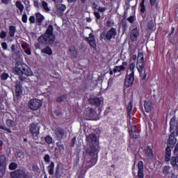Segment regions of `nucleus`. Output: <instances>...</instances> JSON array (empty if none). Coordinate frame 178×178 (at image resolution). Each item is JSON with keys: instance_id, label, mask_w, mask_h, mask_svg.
I'll return each mask as SVG.
<instances>
[{"instance_id": "1", "label": "nucleus", "mask_w": 178, "mask_h": 178, "mask_svg": "<svg viewBox=\"0 0 178 178\" xmlns=\"http://www.w3.org/2000/svg\"><path fill=\"white\" fill-rule=\"evenodd\" d=\"M13 73H14V74H17V76H19V80H21V81H26V78L22 76L23 74L27 76V77L33 76V72L30 68H29V67H27V65L19 63H17L15 67L13 69Z\"/></svg>"}, {"instance_id": "2", "label": "nucleus", "mask_w": 178, "mask_h": 178, "mask_svg": "<svg viewBox=\"0 0 178 178\" xmlns=\"http://www.w3.org/2000/svg\"><path fill=\"white\" fill-rule=\"evenodd\" d=\"M136 67L138 69L140 77L142 80L147 79V72L145 71V64L144 63V54L139 52L138 54Z\"/></svg>"}, {"instance_id": "3", "label": "nucleus", "mask_w": 178, "mask_h": 178, "mask_svg": "<svg viewBox=\"0 0 178 178\" xmlns=\"http://www.w3.org/2000/svg\"><path fill=\"white\" fill-rule=\"evenodd\" d=\"M86 141L89 143L91 150H86L87 154L90 155L92 154H98V141H97V135L94 134H90L86 138Z\"/></svg>"}, {"instance_id": "4", "label": "nucleus", "mask_w": 178, "mask_h": 178, "mask_svg": "<svg viewBox=\"0 0 178 178\" xmlns=\"http://www.w3.org/2000/svg\"><path fill=\"white\" fill-rule=\"evenodd\" d=\"M170 131L172 136H178V122L176 120V117L171 118L170 122Z\"/></svg>"}, {"instance_id": "5", "label": "nucleus", "mask_w": 178, "mask_h": 178, "mask_svg": "<svg viewBox=\"0 0 178 178\" xmlns=\"http://www.w3.org/2000/svg\"><path fill=\"white\" fill-rule=\"evenodd\" d=\"M54 40L55 38L54 35L48 36L47 35L44 34L39 37L38 41L40 44H53Z\"/></svg>"}, {"instance_id": "6", "label": "nucleus", "mask_w": 178, "mask_h": 178, "mask_svg": "<svg viewBox=\"0 0 178 178\" xmlns=\"http://www.w3.org/2000/svg\"><path fill=\"white\" fill-rule=\"evenodd\" d=\"M29 108L32 111H37V109H40L41 106H42V102L40 99H33L29 102Z\"/></svg>"}, {"instance_id": "7", "label": "nucleus", "mask_w": 178, "mask_h": 178, "mask_svg": "<svg viewBox=\"0 0 178 178\" xmlns=\"http://www.w3.org/2000/svg\"><path fill=\"white\" fill-rule=\"evenodd\" d=\"M97 116V112L92 108H88L83 113V118L86 120H95Z\"/></svg>"}, {"instance_id": "8", "label": "nucleus", "mask_w": 178, "mask_h": 178, "mask_svg": "<svg viewBox=\"0 0 178 178\" xmlns=\"http://www.w3.org/2000/svg\"><path fill=\"white\" fill-rule=\"evenodd\" d=\"M30 131L34 140H38V136H40V126L38 125V123L32 124L31 125Z\"/></svg>"}, {"instance_id": "9", "label": "nucleus", "mask_w": 178, "mask_h": 178, "mask_svg": "<svg viewBox=\"0 0 178 178\" xmlns=\"http://www.w3.org/2000/svg\"><path fill=\"white\" fill-rule=\"evenodd\" d=\"M6 172V157L3 155L0 156V177H3Z\"/></svg>"}, {"instance_id": "10", "label": "nucleus", "mask_w": 178, "mask_h": 178, "mask_svg": "<svg viewBox=\"0 0 178 178\" xmlns=\"http://www.w3.org/2000/svg\"><path fill=\"white\" fill-rule=\"evenodd\" d=\"M27 172L23 170H16L15 171H13L10 172V176L12 178H24L25 175H26Z\"/></svg>"}, {"instance_id": "11", "label": "nucleus", "mask_w": 178, "mask_h": 178, "mask_svg": "<svg viewBox=\"0 0 178 178\" xmlns=\"http://www.w3.org/2000/svg\"><path fill=\"white\" fill-rule=\"evenodd\" d=\"M89 104L90 105H95V106H99L104 104V99L99 97H90L88 99Z\"/></svg>"}, {"instance_id": "12", "label": "nucleus", "mask_w": 178, "mask_h": 178, "mask_svg": "<svg viewBox=\"0 0 178 178\" xmlns=\"http://www.w3.org/2000/svg\"><path fill=\"white\" fill-rule=\"evenodd\" d=\"M134 83V75L132 74H128L125 77V81H124V87L127 88H129V87H131L133 86V83Z\"/></svg>"}, {"instance_id": "13", "label": "nucleus", "mask_w": 178, "mask_h": 178, "mask_svg": "<svg viewBox=\"0 0 178 178\" xmlns=\"http://www.w3.org/2000/svg\"><path fill=\"white\" fill-rule=\"evenodd\" d=\"M85 40L88 42L92 48H97V42L95 41V38L92 33H90L89 37L85 38Z\"/></svg>"}, {"instance_id": "14", "label": "nucleus", "mask_w": 178, "mask_h": 178, "mask_svg": "<svg viewBox=\"0 0 178 178\" xmlns=\"http://www.w3.org/2000/svg\"><path fill=\"white\" fill-rule=\"evenodd\" d=\"M140 35V29L138 28H135L131 30L130 34L131 41H137L138 36Z\"/></svg>"}, {"instance_id": "15", "label": "nucleus", "mask_w": 178, "mask_h": 178, "mask_svg": "<svg viewBox=\"0 0 178 178\" xmlns=\"http://www.w3.org/2000/svg\"><path fill=\"white\" fill-rule=\"evenodd\" d=\"M138 177L144 178V163L143 161H140L138 163Z\"/></svg>"}, {"instance_id": "16", "label": "nucleus", "mask_w": 178, "mask_h": 178, "mask_svg": "<svg viewBox=\"0 0 178 178\" xmlns=\"http://www.w3.org/2000/svg\"><path fill=\"white\" fill-rule=\"evenodd\" d=\"M55 134L59 140H62V138H65L67 136L63 129L59 128L56 129Z\"/></svg>"}, {"instance_id": "17", "label": "nucleus", "mask_w": 178, "mask_h": 178, "mask_svg": "<svg viewBox=\"0 0 178 178\" xmlns=\"http://www.w3.org/2000/svg\"><path fill=\"white\" fill-rule=\"evenodd\" d=\"M116 29L111 28L110 30H108L106 34V40H112V38H115L116 37Z\"/></svg>"}, {"instance_id": "18", "label": "nucleus", "mask_w": 178, "mask_h": 178, "mask_svg": "<svg viewBox=\"0 0 178 178\" xmlns=\"http://www.w3.org/2000/svg\"><path fill=\"white\" fill-rule=\"evenodd\" d=\"M127 67V63H123L122 65L115 66L113 69L114 73H120V72H124Z\"/></svg>"}, {"instance_id": "19", "label": "nucleus", "mask_w": 178, "mask_h": 178, "mask_svg": "<svg viewBox=\"0 0 178 178\" xmlns=\"http://www.w3.org/2000/svg\"><path fill=\"white\" fill-rule=\"evenodd\" d=\"M66 10L65 4H58L56 6V13L58 16H63V12Z\"/></svg>"}, {"instance_id": "20", "label": "nucleus", "mask_w": 178, "mask_h": 178, "mask_svg": "<svg viewBox=\"0 0 178 178\" xmlns=\"http://www.w3.org/2000/svg\"><path fill=\"white\" fill-rule=\"evenodd\" d=\"M145 156L147 159H151L152 156H154V153L152 152V148L151 147L147 146L145 149Z\"/></svg>"}, {"instance_id": "21", "label": "nucleus", "mask_w": 178, "mask_h": 178, "mask_svg": "<svg viewBox=\"0 0 178 178\" xmlns=\"http://www.w3.org/2000/svg\"><path fill=\"white\" fill-rule=\"evenodd\" d=\"M172 156V149L170 147H167L165 149V161L169 162L170 161V157Z\"/></svg>"}, {"instance_id": "22", "label": "nucleus", "mask_w": 178, "mask_h": 178, "mask_svg": "<svg viewBox=\"0 0 178 178\" xmlns=\"http://www.w3.org/2000/svg\"><path fill=\"white\" fill-rule=\"evenodd\" d=\"M23 90L20 83H17L15 85V95L16 97H20V95L22 94Z\"/></svg>"}, {"instance_id": "23", "label": "nucleus", "mask_w": 178, "mask_h": 178, "mask_svg": "<svg viewBox=\"0 0 178 178\" xmlns=\"http://www.w3.org/2000/svg\"><path fill=\"white\" fill-rule=\"evenodd\" d=\"M134 69H136V63L135 62H131L129 63L127 72L130 73L129 74H132L134 76Z\"/></svg>"}, {"instance_id": "24", "label": "nucleus", "mask_w": 178, "mask_h": 178, "mask_svg": "<svg viewBox=\"0 0 178 178\" xmlns=\"http://www.w3.org/2000/svg\"><path fill=\"white\" fill-rule=\"evenodd\" d=\"M41 8H42V10L44 12L48 13L51 11V8H49V6H48V3L45 1H42Z\"/></svg>"}, {"instance_id": "25", "label": "nucleus", "mask_w": 178, "mask_h": 178, "mask_svg": "<svg viewBox=\"0 0 178 178\" xmlns=\"http://www.w3.org/2000/svg\"><path fill=\"white\" fill-rule=\"evenodd\" d=\"M170 164L175 168H178V156H172L170 159Z\"/></svg>"}, {"instance_id": "26", "label": "nucleus", "mask_w": 178, "mask_h": 178, "mask_svg": "<svg viewBox=\"0 0 178 178\" xmlns=\"http://www.w3.org/2000/svg\"><path fill=\"white\" fill-rule=\"evenodd\" d=\"M8 35L11 37L13 38L15 37V35L16 34V26H10L8 27Z\"/></svg>"}, {"instance_id": "27", "label": "nucleus", "mask_w": 178, "mask_h": 178, "mask_svg": "<svg viewBox=\"0 0 178 178\" xmlns=\"http://www.w3.org/2000/svg\"><path fill=\"white\" fill-rule=\"evenodd\" d=\"M35 17H36V20H37V22L39 24H41V23H42V21L45 19L44 15H42L40 13H35Z\"/></svg>"}, {"instance_id": "28", "label": "nucleus", "mask_w": 178, "mask_h": 178, "mask_svg": "<svg viewBox=\"0 0 178 178\" xmlns=\"http://www.w3.org/2000/svg\"><path fill=\"white\" fill-rule=\"evenodd\" d=\"M15 6L19 9L20 13H23V10H24V6L22 3V1H17L15 3Z\"/></svg>"}, {"instance_id": "29", "label": "nucleus", "mask_w": 178, "mask_h": 178, "mask_svg": "<svg viewBox=\"0 0 178 178\" xmlns=\"http://www.w3.org/2000/svg\"><path fill=\"white\" fill-rule=\"evenodd\" d=\"M69 52L70 54L73 56V58H76V56H77V50H76V48L74 46L70 47Z\"/></svg>"}, {"instance_id": "30", "label": "nucleus", "mask_w": 178, "mask_h": 178, "mask_svg": "<svg viewBox=\"0 0 178 178\" xmlns=\"http://www.w3.org/2000/svg\"><path fill=\"white\" fill-rule=\"evenodd\" d=\"M54 26L52 25H49L46 31L45 35L48 37H51V35H54Z\"/></svg>"}, {"instance_id": "31", "label": "nucleus", "mask_w": 178, "mask_h": 178, "mask_svg": "<svg viewBox=\"0 0 178 178\" xmlns=\"http://www.w3.org/2000/svg\"><path fill=\"white\" fill-rule=\"evenodd\" d=\"M171 169L172 168L169 165L164 166L163 169V175H165V176H168V175H170V172H172Z\"/></svg>"}, {"instance_id": "32", "label": "nucleus", "mask_w": 178, "mask_h": 178, "mask_svg": "<svg viewBox=\"0 0 178 178\" xmlns=\"http://www.w3.org/2000/svg\"><path fill=\"white\" fill-rule=\"evenodd\" d=\"M129 135L132 138H138L140 134L138 132L133 131V127L131 128Z\"/></svg>"}, {"instance_id": "33", "label": "nucleus", "mask_w": 178, "mask_h": 178, "mask_svg": "<svg viewBox=\"0 0 178 178\" xmlns=\"http://www.w3.org/2000/svg\"><path fill=\"white\" fill-rule=\"evenodd\" d=\"M144 108L145 112L148 113L151 111V103L147 101L144 102Z\"/></svg>"}, {"instance_id": "34", "label": "nucleus", "mask_w": 178, "mask_h": 178, "mask_svg": "<svg viewBox=\"0 0 178 178\" xmlns=\"http://www.w3.org/2000/svg\"><path fill=\"white\" fill-rule=\"evenodd\" d=\"M168 144L170 145H175L176 144V138L174 136L170 135L168 138Z\"/></svg>"}, {"instance_id": "35", "label": "nucleus", "mask_w": 178, "mask_h": 178, "mask_svg": "<svg viewBox=\"0 0 178 178\" xmlns=\"http://www.w3.org/2000/svg\"><path fill=\"white\" fill-rule=\"evenodd\" d=\"M43 54H46L47 55H52V49L49 47H47L42 50Z\"/></svg>"}, {"instance_id": "36", "label": "nucleus", "mask_w": 178, "mask_h": 178, "mask_svg": "<svg viewBox=\"0 0 178 178\" xmlns=\"http://www.w3.org/2000/svg\"><path fill=\"white\" fill-rule=\"evenodd\" d=\"M97 163V160L95 159H92L86 163L87 168H92Z\"/></svg>"}, {"instance_id": "37", "label": "nucleus", "mask_w": 178, "mask_h": 178, "mask_svg": "<svg viewBox=\"0 0 178 178\" xmlns=\"http://www.w3.org/2000/svg\"><path fill=\"white\" fill-rule=\"evenodd\" d=\"M54 168H55V164L54 163V162H51L50 163V165L48 166L49 173L50 175H54Z\"/></svg>"}, {"instance_id": "38", "label": "nucleus", "mask_w": 178, "mask_h": 178, "mask_svg": "<svg viewBox=\"0 0 178 178\" xmlns=\"http://www.w3.org/2000/svg\"><path fill=\"white\" fill-rule=\"evenodd\" d=\"M145 0H142V1L140 3V12L142 13H144L145 12Z\"/></svg>"}, {"instance_id": "39", "label": "nucleus", "mask_w": 178, "mask_h": 178, "mask_svg": "<svg viewBox=\"0 0 178 178\" xmlns=\"http://www.w3.org/2000/svg\"><path fill=\"white\" fill-rule=\"evenodd\" d=\"M6 124L8 126V127H13V125L15 124V122L13 120L8 119L6 121Z\"/></svg>"}, {"instance_id": "40", "label": "nucleus", "mask_w": 178, "mask_h": 178, "mask_svg": "<svg viewBox=\"0 0 178 178\" xmlns=\"http://www.w3.org/2000/svg\"><path fill=\"white\" fill-rule=\"evenodd\" d=\"M17 163H14V162L10 163V165H9V169H10V170H15V169H17Z\"/></svg>"}, {"instance_id": "41", "label": "nucleus", "mask_w": 178, "mask_h": 178, "mask_svg": "<svg viewBox=\"0 0 178 178\" xmlns=\"http://www.w3.org/2000/svg\"><path fill=\"white\" fill-rule=\"evenodd\" d=\"M62 175H63V172H62V170H60V169L57 168L56 171V177L60 178L62 177Z\"/></svg>"}, {"instance_id": "42", "label": "nucleus", "mask_w": 178, "mask_h": 178, "mask_svg": "<svg viewBox=\"0 0 178 178\" xmlns=\"http://www.w3.org/2000/svg\"><path fill=\"white\" fill-rule=\"evenodd\" d=\"M57 147L60 152H63L65 147L63 146V145H62L60 142L57 143Z\"/></svg>"}, {"instance_id": "43", "label": "nucleus", "mask_w": 178, "mask_h": 178, "mask_svg": "<svg viewBox=\"0 0 178 178\" xmlns=\"http://www.w3.org/2000/svg\"><path fill=\"white\" fill-rule=\"evenodd\" d=\"M9 78V74L3 72L1 75V80H8V79Z\"/></svg>"}, {"instance_id": "44", "label": "nucleus", "mask_w": 178, "mask_h": 178, "mask_svg": "<svg viewBox=\"0 0 178 178\" xmlns=\"http://www.w3.org/2000/svg\"><path fill=\"white\" fill-rule=\"evenodd\" d=\"M132 109H133V104H131V102H129L127 106L128 115L131 114Z\"/></svg>"}, {"instance_id": "45", "label": "nucleus", "mask_w": 178, "mask_h": 178, "mask_svg": "<svg viewBox=\"0 0 178 178\" xmlns=\"http://www.w3.org/2000/svg\"><path fill=\"white\" fill-rule=\"evenodd\" d=\"M45 141L47 144H52V137L50 136H47L45 137Z\"/></svg>"}, {"instance_id": "46", "label": "nucleus", "mask_w": 178, "mask_h": 178, "mask_svg": "<svg viewBox=\"0 0 178 178\" xmlns=\"http://www.w3.org/2000/svg\"><path fill=\"white\" fill-rule=\"evenodd\" d=\"M0 129L4 130V131H7V133H12V131L9 128H6V127L3 125H0Z\"/></svg>"}, {"instance_id": "47", "label": "nucleus", "mask_w": 178, "mask_h": 178, "mask_svg": "<svg viewBox=\"0 0 178 178\" xmlns=\"http://www.w3.org/2000/svg\"><path fill=\"white\" fill-rule=\"evenodd\" d=\"M94 15L96 17V22H97V20H99L101 19V14H99V11H95Z\"/></svg>"}, {"instance_id": "48", "label": "nucleus", "mask_w": 178, "mask_h": 178, "mask_svg": "<svg viewBox=\"0 0 178 178\" xmlns=\"http://www.w3.org/2000/svg\"><path fill=\"white\" fill-rule=\"evenodd\" d=\"M127 20L129 23H134V20H136V16L131 15L129 17H128Z\"/></svg>"}, {"instance_id": "49", "label": "nucleus", "mask_w": 178, "mask_h": 178, "mask_svg": "<svg viewBox=\"0 0 178 178\" xmlns=\"http://www.w3.org/2000/svg\"><path fill=\"white\" fill-rule=\"evenodd\" d=\"M154 26L155 25L154 24V22L150 21L147 24L148 29L149 30H152V29H154Z\"/></svg>"}, {"instance_id": "50", "label": "nucleus", "mask_w": 178, "mask_h": 178, "mask_svg": "<svg viewBox=\"0 0 178 178\" xmlns=\"http://www.w3.org/2000/svg\"><path fill=\"white\" fill-rule=\"evenodd\" d=\"M6 38V32L5 31H1L0 33V38L3 40V38Z\"/></svg>"}, {"instance_id": "51", "label": "nucleus", "mask_w": 178, "mask_h": 178, "mask_svg": "<svg viewBox=\"0 0 178 178\" xmlns=\"http://www.w3.org/2000/svg\"><path fill=\"white\" fill-rule=\"evenodd\" d=\"M65 99H66V96L65 95L59 97L57 98V102H62V101H65Z\"/></svg>"}, {"instance_id": "52", "label": "nucleus", "mask_w": 178, "mask_h": 178, "mask_svg": "<svg viewBox=\"0 0 178 178\" xmlns=\"http://www.w3.org/2000/svg\"><path fill=\"white\" fill-rule=\"evenodd\" d=\"M33 6H35V8L40 9V3L38 2V0H33Z\"/></svg>"}, {"instance_id": "53", "label": "nucleus", "mask_w": 178, "mask_h": 178, "mask_svg": "<svg viewBox=\"0 0 178 178\" xmlns=\"http://www.w3.org/2000/svg\"><path fill=\"white\" fill-rule=\"evenodd\" d=\"M97 12H100L101 13H104V12H105V10H106V8L105 7H99L97 8Z\"/></svg>"}, {"instance_id": "54", "label": "nucleus", "mask_w": 178, "mask_h": 178, "mask_svg": "<svg viewBox=\"0 0 178 178\" xmlns=\"http://www.w3.org/2000/svg\"><path fill=\"white\" fill-rule=\"evenodd\" d=\"M1 47H2V49L4 50V51H6V49H8V44H6V42H3L1 43Z\"/></svg>"}, {"instance_id": "55", "label": "nucleus", "mask_w": 178, "mask_h": 178, "mask_svg": "<svg viewBox=\"0 0 178 178\" xmlns=\"http://www.w3.org/2000/svg\"><path fill=\"white\" fill-rule=\"evenodd\" d=\"M29 20L30 23L34 24V23H35V17H34V16H31V17H29Z\"/></svg>"}, {"instance_id": "56", "label": "nucleus", "mask_w": 178, "mask_h": 178, "mask_svg": "<svg viewBox=\"0 0 178 178\" xmlns=\"http://www.w3.org/2000/svg\"><path fill=\"white\" fill-rule=\"evenodd\" d=\"M23 23H27V15L24 14L22 17Z\"/></svg>"}, {"instance_id": "57", "label": "nucleus", "mask_w": 178, "mask_h": 178, "mask_svg": "<svg viewBox=\"0 0 178 178\" xmlns=\"http://www.w3.org/2000/svg\"><path fill=\"white\" fill-rule=\"evenodd\" d=\"M137 59V56L136 55H133L131 58H130V63H131V62H135Z\"/></svg>"}, {"instance_id": "58", "label": "nucleus", "mask_w": 178, "mask_h": 178, "mask_svg": "<svg viewBox=\"0 0 178 178\" xmlns=\"http://www.w3.org/2000/svg\"><path fill=\"white\" fill-rule=\"evenodd\" d=\"M44 162L46 163H49V161H50V157H49V154H46L44 157Z\"/></svg>"}, {"instance_id": "59", "label": "nucleus", "mask_w": 178, "mask_h": 178, "mask_svg": "<svg viewBox=\"0 0 178 178\" xmlns=\"http://www.w3.org/2000/svg\"><path fill=\"white\" fill-rule=\"evenodd\" d=\"M15 156L17 159H20V158H22V156H23V153L19 152L16 153Z\"/></svg>"}, {"instance_id": "60", "label": "nucleus", "mask_w": 178, "mask_h": 178, "mask_svg": "<svg viewBox=\"0 0 178 178\" xmlns=\"http://www.w3.org/2000/svg\"><path fill=\"white\" fill-rule=\"evenodd\" d=\"M149 3L152 6H154L156 3V0H149Z\"/></svg>"}, {"instance_id": "61", "label": "nucleus", "mask_w": 178, "mask_h": 178, "mask_svg": "<svg viewBox=\"0 0 178 178\" xmlns=\"http://www.w3.org/2000/svg\"><path fill=\"white\" fill-rule=\"evenodd\" d=\"M25 53L27 54V55H31V50H30V49H25Z\"/></svg>"}, {"instance_id": "62", "label": "nucleus", "mask_w": 178, "mask_h": 178, "mask_svg": "<svg viewBox=\"0 0 178 178\" xmlns=\"http://www.w3.org/2000/svg\"><path fill=\"white\" fill-rule=\"evenodd\" d=\"M22 48L23 49H29V46H27V44H22Z\"/></svg>"}, {"instance_id": "63", "label": "nucleus", "mask_w": 178, "mask_h": 178, "mask_svg": "<svg viewBox=\"0 0 178 178\" xmlns=\"http://www.w3.org/2000/svg\"><path fill=\"white\" fill-rule=\"evenodd\" d=\"M11 51L12 52H15V51H16V46L15 44H12Z\"/></svg>"}, {"instance_id": "64", "label": "nucleus", "mask_w": 178, "mask_h": 178, "mask_svg": "<svg viewBox=\"0 0 178 178\" xmlns=\"http://www.w3.org/2000/svg\"><path fill=\"white\" fill-rule=\"evenodd\" d=\"M177 151H178V144H177L175 147V149H174V154H176L177 153Z\"/></svg>"}]
</instances>
